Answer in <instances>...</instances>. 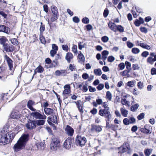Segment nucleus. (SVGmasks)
Segmentation results:
<instances>
[{"instance_id":"8fccbe9b","label":"nucleus","mask_w":156,"mask_h":156,"mask_svg":"<svg viewBox=\"0 0 156 156\" xmlns=\"http://www.w3.org/2000/svg\"><path fill=\"white\" fill-rule=\"evenodd\" d=\"M147 62L151 64H153V62H154V61L153 58L151 57H149L147 59Z\"/></svg>"},{"instance_id":"ddd939ff","label":"nucleus","mask_w":156,"mask_h":156,"mask_svg":"<svg viewBox=\"0 0 156 156\" xmlns=\"http://www.w3.org/2000/svg\"><path fill=\"white\" fill-rule=\"evenodd\" d=\"M10 117L12 119H17L21 117L22 115L19 111H12Z\"/></svg>"},{"instance_id":"bf43d9fd","label":"nucleus","mask_w":156,"mask_h":156,"mask_svg":"<svg viewBox=\"0 0 156 156\" xmlns=\"http://www.w3.org/2000/svg\"><path fill=\"white\" fill-rule=\"evenodd\" d=\"M126 43L127 47L129 48H132L134 45L133 44L130 42L129 41H128Z\"/></svg>"},{"instance_id":"f3484780","label":"nucleus","mask_w":156,"mask_h":156,"mask_svg":"<svg viewBox=\"0 0 156 156\" xmlns=\"http://www.w3.org/2000/svg\"><path fill=\"white\" fill-rule=\"evenodd\" d=\"M44 111L45 114L47 115H51V116H52L54 113L53 109L49 108H47L46 109H44Z\"/></svg>"},{"instance_id":"49530a36","label":"nucleus","mask_w":156,"mask_h":156,"mask_svg":"<svg viewBox=\"0 0 156 156\" xmlns=\"http://www.w3.org/2000/svg\"><path fill=\"white\" fill-rule=\"evenodd\" d=\"M145 114L144 112H142L139 114L137 116V118L138 120H140L144 118Z\"/></svg>"},{"instance_id":"5fc2aeb1","label":"nucleus","mask_w":156,"mask_h":156,"mask_svg":"<svg viewBox=\"0 0 156 156\" xmlns=\"http://www.w3.org/2000/svg\"><path fill=\"white\" fill-rule=\"evenodd\" d=\"M85 29L87 31H90L93 29L92 26L90 24H88L85 26Z\"/></svg>"},{"instance_id":"338daca9","label":"nucleus","mask_w":156,"mask_h":156,"mask_svg":"<svg viewBox=\"0 0 156 156\" xmlns=\"http://www.w3.org/2000/svg\"><path fill=\"white\" fill-rule=\"evenodd\" d=\"M125 66H126V69L129 68H131V63L128 61H126L125 62Z\"/></svg>"},{"instance_id":"e433bc0d","label":"nucleus","mask_w":156,"mask_h":156,"mask_svg":"<svg viewBox=\"0 0 156 156\" xmlns=\"http://www.w3.org/2000/svg\"><path fill=\"white\" fill-rule=\"evenodd\" d=\"M82 21L84 24H87L89 23L90 20L88 17H85L82 19Z\"/></svg>"},{"instance_id":"774afa93","label":"nucleus","mask_w":156,"mask_h":156,"mask_svg":"<svg viewBox=\"0 0 156 156\" xmlns=\"http://www.w3.org/2000/svg\"><path fill=\"white\" fill-rule=\"evenodd\" d=\"M151 73L152 75H156V68H152L151 70Z\"/></svg>"},{"instance_id":"3c124183","label":"nucleus","mask_w":156,"mask_h":156,"mask_svg":"<svg viewBox=\"0 0 156 156\" xmlns=\"http://www.w3.org/2000/svg\"><path fill=\"white\" fill-rule=\"evenodd\" d=\"M109 40L108 37L106 36H104L101 38V41L104 43L107 42Z\"/></svg>"},{"instance_id":"a211bd4d","label":"nucleus","mask_w":156,"mask_h":156,"mask_svg":"<svg viewBox=\"0 0 156 156\" xmlns=\"http://www.w3.org/2000/svg\"><path fill=\"white\" fill-rule=\"evenodd\" d=\"M109 51L106 50H104L101 52V59L103 61H105L107 58V56L109 54Z\"/></svg>"},{"instance_id":"de8ad7c7","label":"nucleus","mask_w":156,"mask_h":156,"mask_svg":"<svg viewBox=\"0 0 156 156\" xmlns=\"http://www.w3.org/2000/svg\"><path fill=\"white\" fill-rule=\"evenodd\" d=\"M135 80L134 81H129L126 84V85L127 86H129L130 87H133V86L134 85L135 83Z\"/></svg>"},{"instance_id":"864d4df0","label":"nucleus","mask_w":156,"mask_h":156,"mask_svg":"<svg viewBox=\"0 0 156 156\" xmlns=\"http://www.w3.org/2000/svg\"><path fill=\"white\" fill-rule=\"evenodd\" d=\"M123 122L124 125L126 126L129 125L130 124L129 119L127 118H125L123 119Z\"/></svg>"},{"instance_id":"72a5a7b5","label":"nucleus","mask_w":156,"mask_h":156,"mask_svg":"<svg viewBox=\"0 0 156 156\" xmlns=\"http://www.w3.org/2000/svg\"><path fill=\"white\" fill-rule=\"evenodd\" d=\"M40 40L41 43L45 44H46V40L43 34H40Z\"/></svg>"},{"instance_id":"680f3d73","label":"nucleus","mask_w":156,"mask_h":156,"mask_svg":"<svg viewBox=\"0 0 156 156\" xmlns=\"http://www.w3.org/2000/svg\"><path fill=\"white\" fill-rule=\"evenodd\" d=\"M137 86L140 89H142L144 87V83L140 81L137 83Z\"/></svg>"},{"instance_id":"a18cd8bd","label":"nucleus","mask_w":156,"mask_h":156,"mask_svg":"<svg viewBox=\"0 0 156 156\" xmlns=\"http://www.w3.org/2000/svg\"><path fill=\"white\" fill-rule=\"evenodd\" d=\"M71 92L70 89L67 90L66 89H65L63 91L62 94L63 96H65V95L69 94H70Z\"/></svg>"},{"instance_id":"6e6d98bb","label":"nucleus","mask_w":156,"mask_h":156,"mask_svg":"<svg viewBox=\"0 0 156 156\" xmlns=\"http://www.w3.org/2000/svg\"><path fill=\"white\" fill-rule=\"evenodd\" d=\"M73 21L75 23H78L80 21V19L78 16H75L73 18Z\"/></svg>"},{"instance_id":"6e6552de","label":"nucleus","mask_w":156,"mask_h":156,"mask_svg":"<svg viewBox=\"0 0 156 156\" xmlns=\"http://www.w3.org/2000/svg\"><path fill=\"white\" fill-rule=\"evenodd\" d=\"M8 136L10 138L11 133L8 132L6 134L2 133L0 134V143H2L4 145L6 144L9 140Z\"/></svg>"},{"instance_id":"2eb2a0df","label":"nucleus","mask_w":156,"mask_h":156,"mask_svg":"<svg viewBox=\"0 0 156 156\" xmlns=\"http://www.w3.org/2000/svg\"><path fill=\"white\" fill-rule=\"evenodd\" d=\"M35 105V102L32 100H29L27 102V107L30 110H34V108L33 106Z\"/></svg>"},{"instance_id":"f704fd0d","label":"nucleus","mask_w":156,"mask_h":156,"mask_svg":"<svg viewBox=\"0 0 156 156\" xmlns=\"http://www.w3.org/2000/svg\"><path fill=\"white\" fill-rule=\"evenodd\" d=\"M45 30V27L44 25L43 24V23L42 22H41V25L40 28V34L41 35L43 34V32Z\"/></svg>"},{"instance_id":"c85d7f7f","label":"nucleus","mask_w":156,"mask_h":156,"mask_svg":"<svg viewBox=\"0 0 156 156\" xmlns=\"http://www.w3.org/2000/svg\"><path fill=\"white\" fill-rule=\"evenodd\" d=\"M121 103L122 105H125L127 107H129L130 105L129 104V101L126 100V99H123L122 98L121 101Z\"/></svg>"},{"instance_id":"7ed1b4c3","label":"nucleus","mask_w":156,"mask_h":156,"mask_svg":"<svg viewBox=\"0 0 156 156\" xmlns=\"http://www.w3.org/2000/svg\"><path fill=\"white\" fill-rule=\"evenodd\" d=\"M51 140V142L50 144V149L51 150L56 151L61 147V146L60 144V141L58 137L52 136Z\"/></svg>"},{"instance_id":"0e129e2a","label":"nucleus","mask_w":156,"mask_h":156,"mask_svg":"<svg viewBox=\"0 0 156 156\" xmlns=\"http://www.w3.org/2000/svg\"><path fill=\"white\" fill-rule=\"evenodd\" d=\"M132 68L133 70H139L140 67L138 66V64H135L132 65Z\"/></svg>"},{"instance_id":"4d7b16f0","label":"nucleus","mask_w":156,"mask_h":156,"mask_svg":"<svg viewBox=\"0 0 156 156\" xmlns=\"http://www.w3.org/2000/svg\"><path fill=\"white\" fill-rule=\"evenodd\" d=\"M140 30L141 32L145 34L147 33L148 31L147 29L145 27H141L140 28Z\"/></svg>"},{"instance_id":"a878e982","label":"nucleus","mask_w":156,"mask_h":156,"mask_svg":"<svg viewBox=\"0 0 156 156\" xmlns=\"http://www.w3.org/2000/svg\"><path fill=\"white\" fill-rule=\"evenodd\" d=\"M139 106V104L136 103L132 105L130 108V110L132 112H134L136 111Z\"/></svg>"},{"instance_id":"c756f323","label":"nucleus","mask_w":156,"mask_h":156,"mask_svg":"<svg viewBox=\"0 0 156 156\" xmlns=\"http://www.w3.org/2000/svg\"><path fill=\"white\" fill-rule=\"evenodd\" d=\"M152 149H145L144 151V153L145 156H149L152 151Z\"/></svg>"},{"instance_id":"cd10ccee","label":"nucleus","mask_w":156,"mask_h":156,"mask_svg":"<svg viewBox=\"0 0 156 156\" xmlns=\"http://www.w3.org/2000/svg\"><path fill=\"white\" fill-rule=\"evenodd\" d=\"M138 45L140 46L142 48L149 50L151 49L150 46L143 43H140Z\"/></svg>"},{"instance_id":"4c0bfd02","label":"nucleus","mask_w":156,"mask_h":156,"mask_svg":"<svg viewBox=\"0 0 156 156\" xmlns=\"http://www.w3.org/2000/svg\"><path fill=\"white\" fill-rule=\"evenodd\" d=\"M131 52L134 54H137L140 52L139 49L137 48H133L132 49Z\"/></svg>"},{"instance_id":"dca6fc26","label":"nucleus","mask_w":156,"mask_h":156,"mask_svg":"<svg viewBox=\"0 0 156 156\" xmlns=\"http://www.w3.org/2000/svg\"><path fill=\"white\" fill-rule=\"evenodd\" d=\"M106 120V126L105 127V128L108 129L110 128H111L114 131H116V129H115L116 126L112 124H111L109 125V122L107 121V119Z\"/></svg>"},{"instance_id":"e2e57ef3","label":"nucleus","mask_w":156,"mask_h":156,"mask_svg":"<svg viewBox=\"0 0 156 156\" xmlns=\"http://www.w3.org/2000/svg\"><path fill=\"white\" fill-rule=\"evenodd\" d=\"M44 11L47 13H48L49 10V8L47 4L44 5L43 6Z\"/></svg>"},{"instance_id":"052dcab7","label":"nucleus","mask_w":156,"mask_h":156,"mask_svg":"<svg viewBox=\"0 0 156 156\" xmlns=\"http://www.w3.org/2000/svg\"><path fill=\"white\" fill-rule=\"evenodd\" d=\"M149 55V53L148 51H144L142 52L141 55V56L146 58Z\"/></svg>"},{"instance_id":"4468645a","label":"nucleus","mask_w":156,"mask_h":156,"mask_svg":"<svg viewBox=\"0 0 156 156\" xmlns=\"http://www.w3.org/2000/svg\"><path fill=\"white\" fill-rule=\"evenodd\" d=\"M9 29L10 30L9 28L5 25H0V32H3L9 34Z\"/></svg>"},{"instance_id":"393cba45","label":"nucleus","mask_w":156,"mask_h":156,"mask_svg":"<svg viewBox=\"0 0 156 156\" xmlns=\"http://www.w3.org/2000/svg\"><path fill=\"white\" fill-rule=\"evenodd\" d=\"M120 112L122 116L124 117H126L127 116L128 111L123 108H120Z\"/></svg>"},{"instance_id":"bb28decb","label":"nucleus","mask_w":156,"mask_h":156,"mask_svg":"<svg viewBox=\"0 0 156 156\" xmlns=\"http://www.w3.org/2000/svg\"><path fill=\"white\" fill-rule=\"evenodd\" d=\"M59 16V14L56 13V14H52V16L50 19L51 22H53L57 20Z\"/></svg>"},{"instance_id":"603ef678","label":"nucleus","mask_w":156,"mask_h":156,"mask_svg":"<svg viewBox=\"0 0 156 156\" xmlns=\"http://www.w3.org/2000/svg\"><path fill=\"white\" fill-rule=\"evenodd\" d=\"M115 60V57L112 55H110L108 57L107 61L110 62H113Z\"/></svg>"},{"instance_id":"6ab92c4d","label":"nucleus","mask_w":156,"mask_h":156,"mask_svg":"<svg viewBox=\"0 0 156 156\" xmlns=\"http://www.w3.org/2000/svg\"><path fill=\"white\" fill-rule=\"evenodd\" d=\"M108 26L111 30L114 32L116 25L115 23L110 21L108 23Z\"/></svg>"},{"instance_id":"7c9ffc66","label":"nucleus","mask_w":156,"mask_h":156,"mask_svg":"<svg viewBox=\"0 0 156 156\" xmlns=\"http://www.w3.org/2000/svg\"><path fill=\"white\" fill-rule=\"evenodd\" d=\"M35 69L37 72L39 73H41L44 71V68L41 64H40Z\"/></svg>"},{"instance_id":"c9c22d12","label":"nucleus","mask_w":156,"mask_h":156,"mask_svg":"<svg viewBox=\"0 0 156 156\" xmlns=\"http://www.w3.org/2000/svg\"><path fill=\"white\" fill-rule=\"evenodd\" d=\"M80 53L78 55L79 59L81 61L84 62L85 60V58L84 55L82 53L81 51H79Z\"/></svg>"},{"instance_id":"1a4fd4ad","label":"nucleus","mask_w":156,"mask_h":156,"mask_svg":"<svg viewBox=\"0 0 156 156\" xmlns=\"http://www.w3.org/2000/svg\"><path fill=\"white\" fill-rule=\"evenodd\" d=\"M3 49L7 52H12L15 50V46L7 43L3 46Z\"/></svg>"},{"instance_id":"c03bdc74","label":"nucleus","mask_w":156,"mask_h":156,"mask_svg":"<svg viewBox=\"0 0 156 156\" xmlns=\"http://www.w3.org/2000/svg\"><path fill=\"white\" fill-rule=\"evenodd\" d=\"M118 68L119 70H122L125 67V64L123 62H121L118 65Z\"/></svg>"},{"instance_id":"ea45409f","label":"nucleus","mask_w":156,"mask_h":156,"mask_svg":"<svg viewBox=\"0 0 156 156\" xmlns=\"http://www.w3.org/2000/svg\"><path fill=\"white\" fill-rule=\"evenodd\" d=\"M12 44L14 45H18V41L16 38L11 39L10 40Z\"/></svg>"},{"instance_id":"b1692460","label":"nucleus","mask_w":156,"mask_h":156,"mask_svg":"<svg viewBox=\"0 0 156 156\" xmlns=\"http://www.w3.org/2000/svg\"><path fill=\"white\" fill-rule=\"evenodd\" d=\"M139 130L141 132L147 135L151 134V131L147 128H140L139 129Z\"/></svg>"},{"instance_id":"9b49d317","label":"nucleus","mask_w":156,"mask_h":156,"mask_svg":"<svg viewBox=\"0 0 156 156\" xmlns=\"http://www.w3.org/2000/svg\"><path fill=\"white\" fill-rule=\"evenodd\" d=\"M66 133L70 136H72L74 133V129L70 126L67 125L65 129Z\"/></svg>"},{"instance_id":"f03ea898","label":"nucleus","mask_w":156,"mask_h":156,"mask_svg":"<svg viewBox=\"0 0 156 156\" xmlns=\"http://www.w3.org/2000/svg\"><path fill=\"white\" fill-rule=\"evenodd\" d=\"M44 119H39L38 120H32L29 119L26 125V127L27 129L31 130L35 128L36 125L40 126L44 124L45 121Z\"/></svg>"},{"instance_id":"13d9d810","label":"nucleus","mask_w":156,"mask_h":156,"mask_svg":"<svg viewBox=\"0 0 156 156\" xmlns=\"http://www.w3.org/2000/svg\"><path fill=\"white\" fill-rule=\"evenodd\" d=\"M88 88L90 92L93 93L96 91L95 88L89 85L88 86Z\"/></svg>"},{"instance_id":"2f4dec72","label":"nucleus","mask_w":156,"mask_h":156,"mask_svg":"<svg viewBox=\"0 0 156 156\" xmlns=\"http://www.w3.org/2000/svg\"><path fill=\"white\" fill-rule=\"evenodd\" d=\"M51 10L52 14H56V13H57L59 14L58 9L55 6H51Z\"/></svg>"},{"instance_id":"aec40b11","label":"nucleus","mask_w":156,"mask_h":156,"mask_svg":"<svg viewBox=\"0 0 156 156\" xmlns=\"http://www.w3.org/2000/svg\"><path fill=\"white\" fill-rule=\"evenodd\" d=\"M65 70L61 69V70H57L55 72V75L56 76H65V75H64L65 73Z\"/></svg>"},{"instance_id":"412c9836","label":"nucleus","mask_w":156,"mask_h":156,"mask_svg":"<svg viewBox=\"0 0 156 156\" xmlns=\"http://www.w3.org/2000/svg\"><path fill=\"white\" fill-rule=\"evenodd\" d=\"M124 27L120 25H116L114 32H116L117 31L120 33H122L124 32Z\"/></svg>"},{"instance_id":"79ce46f5","label":"nucleus","mask_w":156,"mask_h":156,"mask_svg":"<svg viewBox=\"0 0 156 156\" xmlns=\"http://www.w3.org/2000/svg\"><path fill=\"white\" fill-rule=\"evenodd\" d=\"M72 51L76 54L78 53L77 46V45L73 44L72 47Z\"/></svg>"},{"instance_id":"f8f14e48","label":"nucleus","mask_w":156,"mask_h":156,"mask_svg":"<svg viewBox=\"0 0 156 156\" xmlns=\"http://www.w3.org/2000/svg\"><path fill=\"white\" fill-rule=\"evenodd\" d=\"M91 131H95L96 132H100L102 130V127L101 126L99 125H95L94 124H92L91 125Z\"/></svg>"},{"instance_id":"9d476101","label":"nucleus","mask_w":156,"mask_h":156,"mask_svg":"<svg viewBox=\"0 0 156 156\" xmlns=\"http://www.w3.org/2000/svg\"><path fill=\"white\" fill-rule=\"evenodd\" d=\"M4 58L7 62L9 66V70H12L13 68V61L6 55H4Z\"/></svg>"},{"instance_id":"473e14b6","label":"nucleus","mask_w":156,"mask_h":156,"mask_svg":"<svg viewBox=\"0 0 156 156\" xmlns=\"http://www.w3.org/2000/svg\"><path fill=\"white\" fill-rule=\"evenodd\" d=\"M94 73L96 76H101L102 73L101 70L100 68L94 69Z\"/></svg>"},{"instance_id":"4be33fe9","label":"nucleus","mask_w":156,"mask_h":156,"mask_svg":"<svg viewBox=\"0 0 156 156\" xmlns=\"http://www.w3.org/2000/svg\"><path fill=\"white\" fill-rule=\"evenodd\" d=\"M9 42L8 39L5 36H2L0 37V44L4 46L7 43L6 42Z\"/></svg>"},{"instance_id":"423d86ee","label":"nucleus","mask_w":156,"mask_h":156,"mask_svg":"<svg viewBox=\"0 0 156 156\" xmlns=\"http://www.w3.org/2000/svg\"><path fill=\"white\" fill-rule=\"evenodd\" d=\"M87 141V139L85 136H82L78 134L76 137L75 143L77 146L82 147L85 145Z\"/></svg>"},{"instance_id":"39448f33","label":"nucleus","mask_w":156,"mask_h":156,"mask_svg":"<svg viewBox=\"0 0 156 156\" xmlns=\"http://www.w3.org/2000/svg\"><path fill=\"white\" fill-rule=\"evenodd\" d=\"M34 109V110H31L32 112L30 113V118L32 116L34 118H35L36 119H46V116L45 115L44 113L43 115H42L41 113L40 110H37L35 108Z\"/></svg>"},{"instance_id":"37998d69","label":"nucleus","mask_w":156,"mask_h":156,"mask_svg":"<svg viewBox=\"0 0 156 156\" xmlns=\"http://www.w3.org/2000/svg\"><path fill=\"white\" fill-rule=\"evenodd\" d=\"M129 119L130 124H134L136 121V119L133 116L129 117Z\"/></svg>"},{"instance_id":"5701e85b","label":"nucleus","mask_w":156,"mask_h":156,"mask_svg":"<svg viewBox=\"0 0 156 156\" xmlns=\"http://www.w3.org/2000/svg\"><path fill=\"white\" fill-rule=\"evenodd\" d=\"M73 57V55L70 52H68L66 53L65 57V59L67 61L68 63H69L71 62V60L72 59Z\"/></svg>"},{"instance_id":"0eeeda50","label":"nucleus","mask_w":156,"mask_h":156,"mask_svg":"<svg viewBox=\"0 0 156 156\" xmlns=\"http://www.w3.org/2000/svg\"><path fill=\"white\" fill-rule=\"evenodd\" d=\"M75 144L74 138L69 137L65 140L63 146L66 149H69L71 147H74Z\"/></svg>"},{"instance_id":"69168bd1","label":"nucleus","mask_w":156,"mask_h":156,"mask_svg":"<svg viewBox=\"0 0 156 156\" xmlns=\"http://www.w3.org/2000/svg\"><path fill=\"white\" fill-rule=\"evenodd\" d=\"M52 116V122L55 124H57V116L56 115H53H53Z\"/></svg>"},{"instance_id":"20e7f679","label":"nucleus","mask_w":156,"mask_h":156,"mask_svg":"<svg viewBox=\"0 0 156 156\" xmlns=\"http://www.w3.org/2000/svg\"><path fill=\"white\" fill-rule=\"evenodd\" d=\"M110 108L108 106L104 109H101L99 110L98 114L100 116L104 117L107 119L108 121H110V119L112 117V115L109 111Z\"/></svg>"},{"instance_id":"58836bf2","label":"nucleus","mask_w":156,"mask_h":156,"mask_svg":"<svg viewBox=\"0 0 156 156\" xmlns=\"http://www.w3.org/2000/svg\"><path fill=\"white\" fill-rule=\"evenodd\" d=\"M112 98V94L111 92L108 91L106 92V98L108 99L109 101L111 100Z\"/></svg>"},{"instance_id":"09e8293b","label":"nucleus","mask_w":156,"mask_h":156,"mask_svg":"<svg viewBox=\"0 0 156 156\" xmlns=\"http://www.w3.org/2000/svg\"><path fill=\"white\" fill-rule=\"evenodd\" d=\"M104 85L103 83H99L96 87L97 89L99 91L102 90L104 88Z\"/></svg>"},{"instance_id":"f257e3e1","label":"nucleus","mask_w":156,"mask_h":156,"mask_svg":"<svg viewBox=\"0 0 156 156\" xmlns=\"http://www.w3.org/2000/svg\"><path fill=\"white\" fill-rule=\"evenodd\" d=\"M29 137L28 134H23L13 147L14 151L18 152L25 149V146L29 140Z\"/></svg>"},{"instance_id":"a19ab883","label":"nucleus","mask_w":156,"mask_h":156,"mask_svg":"<svg viewBox=\"0 0 156 156\" xmlns=\"http://www.w3.org/2000/svg\"><path fill=\"white\" fill-rule=\"evenodd\" d=\"M109 13V11L108 9L107 8H105L104 10L103 15V16L105 18H106L108 16Z\"/></svg>"}]
</instances>
